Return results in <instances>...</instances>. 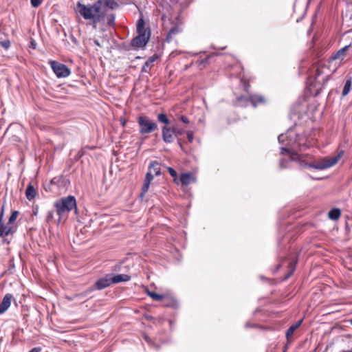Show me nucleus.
I'll return each instance as SVG.
<instances>
[{
	"instance_id": "obj_1",
	"label": "nucleus",
	"mask_w": 352,
	"mask_h": 352,
	"mask_svg": "<svg viewBox=\"0 0 352 352\" xmlns=\"http://www.w3.org/2000/svg\"><path fill=\"white\" fill-rule=\"evenodd\" d=\"M116 1H78L74 6L76 13L91 23L94 28L102 21L109 9H116Z\"/></svg>"
},
{
	"instance_id": "obj_2",
	"label": "nucleus",
	"mask_w": 352,
	"mask_h": 352,
	"mask_svg": "<svg viewBox=\"0 0 352 352\" xmlns=\"http://www.w3.org/2000/svg\"><path fill=\"white\" fill-rule=\"evenodd\" d=\"M310 73L308 78L309 83L314 87L319 85L318 89H320L322 85L328 80L329 76V68L324 66H314Z\"/></svg>"
},
{
	"instance_id": "obj_3",
	"label": "nucleus",
	"mask_w": 352,
	"mask_h": 352,
	"mask_svg": "<svg viewBox=\"0 0 352 352\" xmlns=\"http://www.w3.org/2000/svg\"><path fill=\"white\" fill-rule=\"evenodd\" d=\"M56 212L60 219L67 214L73 208H76V199L73 196L63 197L54 203Z\"/></svg>"
},
{
	"instance_id": "obj_4",
	"label": "nucleus",
	"mask_w": 352,
	"mask_h": 352,
	"mask_svg": "<svg viewBox=\"0 0 352 352\" xmlns=\"http://www.w3.org/2000/svg\"><path fill=\"white\" fill-rule=\"evenodd\" d=\"M343 151L331 157H323L313 163L308 164L307 166L317 170H324L336 164L343 155Z\"/></svg>"
},
{
	"instance_id": "obj_5",
	"label": "nucleus",
	"mask_w": 352,
	"mask_h": 352,
	"mask_svg": "<svg viewBox=\"0 0 352 352\" xmlns=\"http://www.w3.org/2000/svg\"><path fill=\"white\" fill-rule=\"evenodd\" d=\"M139 125V132L141 135L151 133L157 129L155 122L151 120L148 116H139L137 119Z\"/></svg>"
},
{
	"instance_id": "obj_6",
	"label": "nucleus",
	"mask_w": 352,
	"mask_h": 352,
	"mask_svg": "<svg viewBox=\"0 0 352 352\" xmlns=\"http://www.w3.org/2000/svg\"><path fill=\"white\" fill-rule=\"evenodd\" d=\"M50 66L58 78H65L70 75V69L64 64L52 60L50 62Z\"/></svg>"
},
{
	"instance_id": "obj_7",
	"label": "nucleus",
	"mask_w": 352,
	"mask_h": 352,
	"mask_svg": "<svg viewBox=\"0 0 352 352\" xmlns=\"http://www.w3.org/2000/svg\"><path fill=\"white\" fill-rule=\"evenodd\" d=\"M15 232V226L3 221V211L0 214V236L4 238Z\"/></svg>"
},
{
	"instance_id": "obj_8",
	"label": "nucleus",
	"mask_w": 352,
	"mask_h": 352,
	"mask_svg": "<svg viewBox=\"0 0 352 352\" xmlns=\"http://www.w3.org/2000/svg\"><path fill=\"white\" fill-rule=\"evenodd\" d=\"M176 133V128L168 126H164L162 128V139L166 143H171L175 140V134Z\"/></svg>"
},
{
	"instance_id": "obj_9",
	"label": "nucleus",
	"mask_w": 352,
	"mask_h": 352,
	"mask_svg": "<svg viewBox=\"0 0 352 352\" xmlns=\"http://www.w3.org/2000/svg\"><path fill=\"white\" fill-rule=\"evenodd\" d=\"M150 38V32L148 34H138L131 42V45L135 47H142L146 45Z\"/></svg>"
},
{
	"instance_id": "obj_10",
	"label": "nucleus",
	"mask_w": 352,
	"mask_h": 352,
	"mask_svg": "<svg viewBox=\"0 0 352 352\" xmlns=\"http://www.w3.org/2000/svg\"><path fill=\"white\" fill-rule=\"evenodd\" d=\"M12 295L7 294L3 297L2 302L0 304V314H4L11 305Z\"/></svg>"
},
{
	"instance_id": "obj_11",
	"label": "nucleus",
	"mask_w": 352,
	"mask_h": 352,
	"mask_svg": "<svg viewBox=\"0 0 352 352\" xmlns=\"http://www.w3.org/2000/svg\"><path fill=\"white\" fill-rule=\"evenodd\" d=\"M154 175H155L153 174L151 171L148 170L147 173L146 174V177H145L144 184H143L142 188V194H141L142 196H143L144 194H145L148 191V190L149 188L150 184L153 179Z\"/></svg>"
},
{
	"instance_id": "obj_12",
	"label": "nucleus",
	"mask_w": 352,
	"mask_h": 352,
	"mask_svg": "<svg viewBox=\"0 0 352 352\" xmlns=\"http://www.w3.org/2000/svg\"><path fill=\"white\" fill-rule=\"evenodd\" d=\"M112 284V280L111 279L110 276H107L104 278H100L96 283V287L98 289H104L109 286H110Z\"/></svg>"
},
{
	"instance_id": "obj_13",
	"label": "nucleus",
	"mask_w": 352,
	"mask_h": 352,
	"mask_svg": "<svg viewBox=\"0 0 352 352\" xmlns=\"http://www.w3.org/2000/svg\"><path fill=\"white\" fill-rule=\"evenodd\" d=\"M196 179L191 173H182L180 175V182L182 186H188L195 182Z\"/></svg>"
},
{
	"instance_id": "obj_14",
	"label": "nucleus",
	"mask_w": 352,
	"mask_h": 352,
	"mask_svg": "<svg viewBox=\"0 0 352 352\" xmlns=\"http://www.w3.org/2000/svg\"><path fill=\"white\" fill-rule=\"evenodd\" d=\"M351 47V45H346L345 47H342L340 50H338L333 56L332 59H341L342 60L346 56V52L349 50V48Z\"/></svg>"
},
{
	"instance_id": "obj_15",
	"label": "nucleus",
	"mask_w": 352,
	"mask_h": 352,
	"mask_svg": "<svg viewBox=\"0 0 352 352\" xmlns=\"http://www.w3.org/2000/svg\"><path fill=\"white\" fill-rule=\"evenodd\" d=\"M148 170L151 171L153 174L155 176H159L161 175V170L160 167V164L156 161H153L149 164Z\"/></svg>"
},
{
	"instance_id": "obj_16",
	"label": "nucleus",
	"mask_w": 352,
	"mask_h": 352,
	"mask_svg": "<svg viewBox=\"0 0 352 352\" xmlns=\"http://www.w3.org/2000/svg\"><path fill=\"white\" fill-rule=\"evenodd\" d=\"M131 277L130 276L127 274H118L114 276H111V279L112 280L113 283H118L121 282H126L130 280Z\"/></svg>"
},
{
	"instance_id": "obj_17",
	"label": "nucleus",
	"mask_w": 352,
	"mask_h": 352,
	"mask_svg": "<svg viewBox=\"0 0 352 352\" xmlns=\"http://www.w3.org/2000/svg\"><path fill=\"white\" fill-rule=\"evenodd\" d=\"M250 100L253 104L254 107H256L258 104H261L265 102V98L260 95H250L249 96Z\"/></svg>"
},
{
	"instance_id": "obj_18",
	"label": "nucleus",
	"mask_w": 352,
	"mask_h": 352,
	"mask_svg": "<svg viewBox=\"0 0 352 352\" xmlns=\"http://www.w3.org/2000/svg\"><path fill=\"white\" fill-rule=\"evenodd\" d=\"M302 323V320L298 321L295 324H292L286 332V337L289 340L294 334V331L300 327Z\"/></svg>"
},
{
	"instance_id": "obj_19",
	"label": "nucleus",
	"mask_w": 352,
	"mask_h": 352,
	"mask_svg": "<svg viewBox=\"0 0 352 352\" xmlns=\"http://www.w3.org/2000/svg\"><path fill=\"white\" fill-rule=\"evenodd\" d=\"M145 23L143 19L140 18L137 23L138 34H148L147 30L145 28Z\"/></svg>"
},
{
	"instance_id": "obj_20",
	"label": "nucleus",
	"mask_w": 352,
	"mask_h": 352,
	"mask_svg": "<svg viewBox=\"0 0 352 352\" xmlns=\"http://www.w3.org/2000/svg\"><path fill=\"white\" fill-rule=\"evenodd\" d=\"M36 194V192L34 188L31 184L28 185L25 190V195L27 199L28 200H32L35 197Z\"/></svg>"
},
{
	"instance_id": "obj_21",
	"label": "nucleus",
	"mask_w": 352,
	"mask_h": 352,
	"mask_svg": "<svg viewBox=\"0 0 352 352\" xmlns=\"http://www.w3.org/2000/svg\"><path fill=\"white\" fill-rule=\"evenodd\" d=\"M341 214V211L338 208H333L328 213V217L331 220H338Z\"/></svg>"
},
{
	"instance_id": "obj_22",
	"label": "nucleus",
	"mask_w": 352,
	"mask_h": 352,
	"mask_svg": "<svg viewBox=\"0 0 352 352\" xmlns=\"http://www.w3.org/2000/svg\"><path fill=\"white\" fill-rule=\"evenodd\" d=\"M180 32H181V30L179 28V26H177V25L174 26L169 30V32L168 33V35H167L168 39H170L172 38V36L178 34Z\"/></svg>"
},
{
	"instance_id": "obj_23",
	"label": "nucleus",
	"mask_w": 352,
	"mask_h": 352,
	"mask_svg": "<svg viewBox=\"0 0 352 352\" xmlns=\"http://www.w3.org/2000/svg\"><path fill=\"white\" fill-rule=\"evenodd\" d=\"M285 152H287L289 155V159L291 160H299V155L298 154L296 153H290L287 148H281V153L283 154Z\"/></svg>"
},
{
	"instance_id": "obj_24",
	"label": "nucleus",
	"mask_w": 352,
	"mask_h": 352,
	"mask_svg": "<svg viewBox=\"0 0 352 352\" xmlns=\"http://www.w3.org/2000/svg\"><path fill=\"white\" fill-rule=\"evenodd\" d=\"M147 294L148 296H150L151 298H153L155 300L160 301L164 298V296L162 295H160L158 294H156L153 292H147Z\"/></svg>"
},
{
	"instance_id": "obj_25",
	"label": "nucleus",
	"mask_w": 352,
	"mask_h": 352,
	"mask_svg": "<svg viewBox=\"0 0 352 352\" xmlns=\"http://www.w3.org/2000/svg\"><path fill=\"white\" fill-rule=\"evenodd\" d=\"M351 80H348L345 82V85H344L343 90H342V96H346L349 93V91L351 90Z\"/></svg>"
},
{
	"instance_id": "obj_26",
	"label": "nucleus",
	"mask_w": 352,
	"mask_h": 352,
	"mask_svg": "<svg viewBox=\"0 0 352 352\" xmlns=\"http://www.w3.org/2000/svg\"><path fill=\"white\" fill-rule=\"evenodd\" d=\"M157 120L160 122L165 124L166 126L169 124L170 121L164 113H160L157 115Z\"/></svg>"
},
{
	"instance_id": "obj_27",
	"label": "nucleus",
	"mask_w": 352,
	"mask_h": 352,
	"mask_svg": "<svg viewBox=\"0 0 352 352\" xmlns=\"http://www.w3.org/2000/svg\"><path fill=\"white\" fill-rule=\"evenodd\" d=\"M18 212L17 211H13L9 218V220L8 223H9L11 225H14V222L18 217Z\"/></svg>"
},
{
	"instance_id": "obj_28",
	"label": "nucleus",
	"mask_w": 352,
	"mask_h": 352,
	"mask_svg": "<svg viewBox=\"0 0 352 352\" xmlns=\"http://www.w3.org/2000/svg\"><path fill=\"white\" fill-rule=\"evenodd\" d=\"M167 170H168L169 174L171 175V177H173L174 178V182L175 183H177L178 179H177V172L171 167H168Z\"/></svg>"
},
{
	"instance_id": "obj_29",
	"label": "nucleus",
	"mask_w": 352,
	"mask_h": 352,
	"mask_svg": "<svg viewBox=\"0 0 352 352\" xmlns=\"http://www.w3.org/2000/svg\"><path fill=\"white\" fill-rule=\"evenodd\" d=\"M0 45L3 47L5 50H8L10 47V41L9 40H4L0 41Z\"/></svg>"
},
{
	"instance_id": "obj_30",
	"label": "nucleus",
	"mask_w": 352,
	"mask_h": 352,
	"mask_svg": "<svg viewBox=\"0 0 352 352\" xmlns=\"http://www.w3.org/2000/svg\"><path fill=\"white\" fill-rule=\"evenodd\" d=\"M157 56H151L150 57L146 62L145 63V66L146 67H151L152 64L154 63V61L157 59Z\"/></svg>"
},
{
	"instance_id": "obj_31",
	"label": "nucleus",
	"mask_w": 352,
	"mask_h": 352,
	"mask_svg": "<svg viewBox=\"0 0 352 352\" xmlns=\"http://www.w3.org/2000/svg\"><path fill=\"white\" fill-rule=\"evenodd\" d=\"M54 218V212L53 211H48L47 214L46 215V221L47 222L51 221Z\"/></svg>"
},
{
	"instance_id": "obj_32",
	"label": "nucleus",
	"mask_w": 352,
	"mask_h": 352,
	"mask_svg": "<svg viewBox=\"0 0 352 352\" xmlns=\"http://www.w3.org/2000/svg\"><path fill=\"white\" fill-rule=\"evenodd\" d=\"M187 138L189 142H192L194 138V134L192 131H187Z\"/></svg>"
},
{
	"instance_id": "obj_33",
	"label": "nucleus",
	"mask_w": 352,
	"mask_h": 352,
	"mask_svg": "<svg viewBox=\"0 0 352 352\" xmlns=\"http://www.w3.org/2000/svg\"><path fill=\"white\" fill-rule=\"evenodd\" d=\"M287 138V134H280L278 136V140L280 143H283L286 140Z\"/></svg>"
},
{
	"instance_id": "obj_34",
	"label": "nucleus",
	"mask_w": 352,
	"mask_h": 352,
	"mask_svg": "<svg viewBox=\"0 0 352 352\" xmlns=\"http://www.w3.org/2000/svg\"><path fill=\"white\" fill-rule=\"evenodd\" d=\"M41 1H31L33 8H37L41 5Z\"/></svg>"
},
{
	"instance_id": "obj_35",
	"label": "nucleus",
	"mask_w": 352,
	"mask_h": 352,
	"mask_svg": "<svg viewBox=\"0 0 352 352\" xmlns=\"http://www.w3.org/2000/svg\"><path fill=\"white\" fill-rule=\"evenodd\" d=\"M180 120H181L184 123H185V124H188V123H189V120H188V118H187V117H186V116H182L180 117Z\"/></svg>"
},
{
	"instance_id": "obj_36",
	"label": "nucleus",
	"mask_w": 352,
	"mask_h": 352,
	"mask_svg": "<svg viewBox=\"0 0 352 352\" xmlns=\"http://www.w3.org/2000/svg\"><path fill=\"white\" fill-rule=\"evenodd\" d=\"M183 134V130L182 129H176V133L175 134V137L177 135H181Z\"/></svg>"
},
{
	"instance_id": "obj_37",
	"label": "nucleus",
	"mask_w": 352,
	"mask_h": 352,
	"mask_svg": "<svg viewBox=\"0 0 352 352\" xmlns=\"http://www.w3.org/2000/svg\"><path fill=\"white\" fill-rule=\"evenodd\" d=\"M41 349L40 347H34L31 349L29 352H41Z\"/></svg>"
},
{
	"instance_id": "obj_38",
	"label": "nucleus",
	"mask_w": 352,
	"mask_h": 352,
	"mask_svg": "<svg viewBox=\"0 0 352 352\" xmlns=\"http://www.w3.org/2000/svg\"><path fill=\"white\" fill-rule=\"evenodd\" d=\"M113 21H114V16H111L109 19V24L111 25L113 23Z\"/></svg>"
},
{
	"instance_id": "obj_39",
	"label": "nucleus",
	"mask_w": 352,
	"mask_h": 352,
	"mask_svg": "<svg viewBox=\"0 0 352 352\" xmlns=\"http://www.w3.org/2000/svg\"><path fill=\"white\" fill-rule=\"evenodd\" d=\"M144 338V340H145L148 343H151V339L148 338V336L145 335Z\"/></svg>"
},
{
	"instance_id": "obj_40",
	"label": "nucleus",
	"mask_w": 352,
	"mask_h": 352,
	"mask_svg": "<svg viewBox=\"0 0 352 352\" xmlns=\"http://www.w3.org/2000/svg\"><path fill=\"white\" fill-rule=\"evenodd\" d=\"M280 166L281 168H285V166L283 165V161H280Z\"/></svg>"
},
{
	"instance_id": "obj_41",
	"label": "nucleus",
	"mask_w": 352,
	"mask_h": 352,
	"mask_svg": "<svg viewBox=\"0 0 352 352\" xmlns=\"http://www.w3.org/2000/svg\"><path fill=\"white\" fill-rule=\"evenodd\" d=\"M94 43H95L97 45L100 46V43H98V41L97 40L94 41Z\"/></svg>"
},
{
	"instance_id": "obj_42",
	"label": "nucleus",
	"mask_w": 352,
	"mask_h": 352,
	"mask_svg": "<svg viewBox=\"0 0 352 352\" xmlns=\"http://www.w3.org/2000/svg\"><path fill=\"white\" fill-rule=\"evenodd\" d=\"M146 67H146V66H145V65H144V67H143V69H144V71H146Z\"/></svg>"
},
{
	"instance_id": "obj_43",
	"label": "nucleus",
	"mask_w": 352,
	"mask_h": 352,
	"mask_svg": "<svg viewBox=\"0 0 352 352\" xmlns=\"http://www.w3.org/2000/svg\"><path fill=\"white\" fill-rule=\"evenodd\" d=\"M308 5H309V3H306V6H306V8H307V7H308Z\"/></svg>"
},
{
	"instance_id": "obj_44",
	"label": "nucleus",
	"mask_w": 352,
	"mask_h": 352,
	"mask_svg": "<svg viewBox=\"0 0 352 352\" xmlns=\"http://www.w3.org/2000/svg\"><path fill=\"white\" fill-rule=\"evenodd\" d=\"M350 323L352 324V319L350 320Z\"/></svg>"
},
{
	"instance_id": "obj_45",
	"label": "nucleus",
	"mask_w": 352,
	"mask_h": 352,
	"mask_svg": "<svg viewBox=\"0 0 352 352\" xmlns=\"http://www.w3.org/2000/svg\"><path fill=\"white\" fill-rule=\"evenodd\" d=\"M349 352H352V350H351V351H349Z\"/></svg>"
}]
</instances>
